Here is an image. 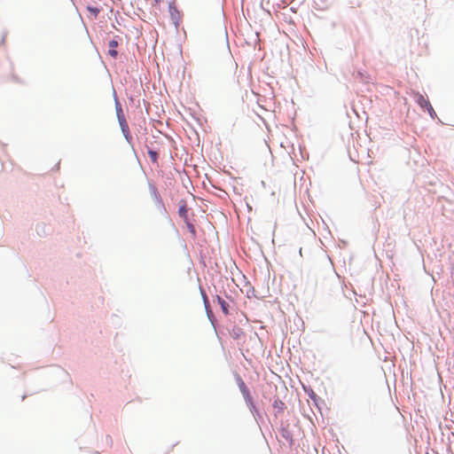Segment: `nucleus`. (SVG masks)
Listing matches in <instances>:
<instances>
[{
  "label": "nucleus",
  "instance_id": "obj_1",
  "mask_svg": "<svg viewBox=\"0 0 454 454\" xmlns=\"http://www.w3.org/2000/svg\"><path fill=\"white\" fill-rule=\"evenodd\" d=\"M168 18L169 20V26L178 27L183 24L184 13L178 9L176 0L168 3Z\"/></svg>",
  "mask_w": 454,
  "mask_h": 454
},
{
  "label": "nucleus",
  "instance_id": "obj_2",
  "mask_svg": "<svg viewBox=\"0 0 454 454\" xmlns=\"http://www.w3.org/2000/svg\"><path fill=\"white\" fill-rule=\"evenodd\" d=\"M79 3L85 7L88 12L87 16L90 20H96L102 11V8L95 0H79Z\"/></svg>",
  "mask_w": 454,
  "mask_h": 454
},
{
  "label": "nucleus",
  "instance_id": "obj_3",
  "mask_svg": "<svg viewBox=\"0 0 454 454\" xmlns=\"http://www.w3.org/2000/svg\"><path fill=\"white\" fill-rule=\"evenodd\" d=\"M238 386L239 387V390H240V392H241V394H242V395H243L247 404L250 408V410L252 411H255V406H254V403L253 397L251 395L250 390H249V388L247 387V386L246 385V383L244 382V380L241 378L238 379Z\"/></svg>",
  "mask_w": 454,
  "mask_h": 454
},
{
  "label": "nucleus",
  "instance_id": "obj_4",
  "mask_svg": "<svg viewBox=\"0 0 454 454\" xmlns=\"http://www.w3.org/2000/svg\"><path fill=\"white\" fill-rule=\"evenodd\" d=\"M415 98L417 104L421 108H426L431 117H434L435 115V112L427 98H426L423 95L419 93H416Z\"/></svg>",
  "mask_w": 454,
  "mask_h": 454
},
{
  "label": "nucleus",
  "instance_id": "obj_5",
  "mask_svg": "<svg viewBox=\"0 0 454 454\" xmlns=\"http://www.w3.org/2000/svg\"><path fill=\"white\" fill-rule=\"evenodd\" d=\"M119 123L125 137L128 138L129 136V129L125 117H121Z\"/></svg>",
  "mask_w": 454,
  "mask_h": 454
},
{
  "label": "nucleus",
  "instance_id": "obj_6",
  "mask_svg": "<svg viewBox=\"0 0 454 454\" xmlns=\"http://www.w3.org/2000/svg\"><path fill=\"white\" fill-rule=\"evenodd\" d=\"M216 300H217L218 304L221 306L222 311L225 315H228L229 314V307H230L229 303L224 299L220 297L219 295L216 296Z\"/></svg>",
  "mask_w": 454,
  "mask_h": 454
},
{
  "label": "nucleus",
  "instance_id": "obj_7",
  "mask_svg": "<svg viewBox=\"0 0 454 454\" xmlns=\"http://www.w3.org/2000/svg\"><path fill=\"white\" fill-rule=\"evenodd\" d=\"M117 45H118V42L115 41V40H112V41L109 42V46H110L111 49L108 51V54L110 56H112L113 58H116L117 57V51L115 50Z\"/></svg>",
  "mask_w": 454,
  "mask_h": 454
},
{
  "label": "nucleus",
  "instance_id": "obj_8",
  "mask_svg": "<svg viewBox=\"0 0 454 454\" xmlns=\"http://www.w3.org/2000/svg\"><path fill=\"white\" fill-rule=\"evenodd\" d=\"M178 213L181 217L187 218L188 210L186 205L180 206Z\"/></svg>",
  "mask_w": 454,
  "mask_h": 454
},
{
  "label": "nucleus",
  "instance_id": "obj_9",
  "mask_svg": "<svg viewBox=\"0 0 454 454\" xmlns=\"http://www.w3.org/2000/svg\"><path fill=\"white\" fill-rule=\"evenodd\" d=\"M148 155L153 162L157 163L158 153L155 151L148 150Z\"/></svg>",
  "mask_w": 454,
  "mask_h": 454
},
{
  "label": "nucleus",
  "instance_id": "obj_10",
  "mask_svg": "<svg viewBox=\"0 0 454 454\" xmlns=\"http://www.w3.org/2000/svg\"><path fill=\"white\" fill-rule=\"evenodd\" d=\"M116 113H117L118 121H120L121 117H125L123 114L122 109L119 104H117Z\"/></svg>",
  "mask_w": 454,
  "mask_h": 454
},
{
  "label": "nucleus",
  "instance_id": "obj_11",
  "mask_svg": "<svg viewBox=\"0 0 454 454\" xmlns=\"http://www.w3.org/2000/svg\"><path fill=\"white\" fill-rule=\"evenodd\" d=\"M201 294H202V297H203V301H204V303H205V307L207 309L208 307V299H207V294H205V292L201 291Z\"/></svg>",
  "mask_w": 454,
  "mask_h": 454
},
{
  "label": "nucleus",
  "instance_id": "obj_12",
  "mask_svg": "<svg viewBox=\"0 0 454 454\" xmlns=\"http://www.w3.org/2000/svg\"><path fill=\"white\" fill-rule=\"evenodd\" d=\"M274 406H275V407H278V408H279V409H283V407H284V403H283V402H281V401H279V402H277V401H276V402H275Z\"/></svg>",
  "mask_w": 454,
  "mask_h": 454
},
{
  "label": "nucleus",
  "instance_id": "obj_13",
  "mask_svg": "<svg viewBox=\"0 0 454 454\" xmlns=\"http://www.w3.org/2000/svg\"><path fill=\"white\" fill-rule=\"evenodd\" d=\"M163 2H164V0H153V5L160 6Z\"/></svg>",
  "mask_w": 454,
  "mask_h": 454
},
{
  "label": "nucleus",
  "instance_id": "obj_14",
  "mask_svg": "<svg viewBox=\"0 0 454 454\" xmlns=\"http://www.w3.org/2000/svg\"><path fill=\"white\" fill-rule=\"evenodd\" d=\"M112 1H113V3H114V4H120V3L121 2V0H112Z\"/></svg>",
  "mask_w": 454,
  "mask_h": 454
}]
</instances>
